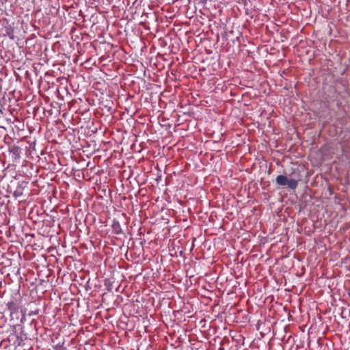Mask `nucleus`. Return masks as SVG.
I'll return each mask as SVG.
<instances>
[{
	"label": "nucleus",
	"instance_id": "nucleus-1",
	"mask_svg": "<svg viewBox=\"0 0 350 350\" xmlns=\"http://www.w3.org/2000/svg\"><path fill=\"white\" fill-rule=\"evenodd\" d=\"M275 181L280 186L286 185L288 188L295 190L297 187L299 180L288 179L286 176L279 175L276 177Z\"/></svg>",
	"mask_w": 350,
	"mask_h": 350
},
{
	"label": "nucleus",
	"instance_id": "nucleus-2",
	"mask_svg": "<svg viewBox=\"0 0 350 350\" xmlns=\"http://www.w3.org/2000/svg\"><path fill=\"white\" fill-rule=\"evenodd\" d=\"M10 152L12 154L14 159H17L20 157L21 148L18 146H13L10 148Z\"/></svg>",
	"mask_w": 350,
	"mask_h": 350
},
{
	"label": "nucleus",
	"instance_id": "nucleus-3",
	"mask_svg": "<svg viewBox=\"0 0 350 350\" xmlns=\"http://www.w3.org/2000/svg\"><path fill=\"white\" fill-rule=\"evenodd\" d=\"M7 308H8V310H10L11 313L13 311L16 310L15 303L14 301H9L7 304Z\"/></svg>",
	"mask_w": 350,
	"mask_h": 350
},
{
	"label": "nucleus",
	"instance_id": "nucleus-4",
	"mask_svg": "<svg viewBox=\"0 0 350 350\" xmlns=\"http://www.w3.org/2000/svg\"><path fill=\"white\" fill-rule=\"evenodd\" d=\"M22 195V189L21 188H17L14 191V196L16 197L21 196Z\"/></svg>",
	"mask_w": 350,
	"mask_h": 350
},
{
	"label": "nucleus",
	"instance_id": "nucleus-5",
	"mask_svg": "<svg viewBox=\"0 0 350 350\" xmlns=\"http://www.w3.org/2000/svg\"><path fill=\"white\" fill-rule=\"evenodd\" d=\"M113 228H114V230L116 231V232L117 234H118V233L120 232V231L118 230V228H120V226H119V224H118V226H117V227H116V226H114Z\"/></svg>",
	"mask_w": 350,
	"mask_h": 350
},
{
	"label": "nucleus",
	"instance_id": "nucleus-6",
	"mask_svg": "<svg viewBox=\"0 0 350 350\" xmlns=\"http://www.w3.org/2000/svg\"><path fill=\"white\" fill-rule=\"evenodd\" d=\"M349 297H350V292L349 293Z\"/></svg>",
	"mask_w": 350,
	"mask_h": 350
}]
</instances>
